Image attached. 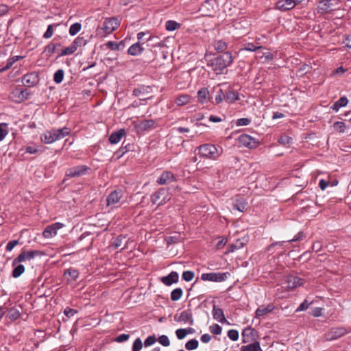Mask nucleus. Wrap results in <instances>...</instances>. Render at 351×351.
Here are the masks:
<instances>
[{"mask_svg": "<svg viewBox=\"0 0 351 351\" xmlns=\"http://www.w3.org/2000/svg\"><path fill=\"white\" fill-rule=\"evenodd\" d=\"M232 53L226 51L208 60L207 66L211 67L217 75H221L226 73L227 67L232 64Z\"/></svg>", "mask_w": 351, "mask_h": 351, "instance_id": "f257e3e1", "label": "nucleus"}, {"mask_svg": "<svg viewBox=\"0 0 351 351\" xmlns=\"http://www.w3.org/2000/svg\"><path fill=\"white\" fill-rule=\"evenodd\" d=\"M200 156L211 160L217 159L222 154V148L213 144H203L197 147Z\"/></svg>", "mask_w": 351, "mask_h": 351, "instance_id": "f03ea898", "label": "nucleus"}, {"mask_svg": "<svg viewBox=\"0 0 351 351\" xmlns=\"http://www.w3.org/2000/svg\"><path fill=\"white\" fill-rule=\"evenodd\" d=\"M70 129L64 127L60 129L51 130L44 134V138H42L45 143L50 144L54 141L63 138L70 134Z\"/></svg>", "mask_w": 351, "mask_h": 351, "instance_id": "7ed1b4c3", "label": "nucleus"}, {"mask_svg": "<svg viewBox=\"0 0 351 351\" xmlns=\"http://www.w3.org/2000/svg\"><path fill=\"white\" fill-rule=\"evenodd\" d=\"M90 168L86 165H78L69 168L66 170L65 178L63 180L64 182L66 178H77L86 175L90 171Z\"/></svg>", "mask_w": 351, "mask_h": 351, "instance_id": "20e7f679", "label": "nucleus"}, {"mask_svg": "<svg viewBox=\"0 0 351 351\" xmlns=\"http://www.w3.org/2000/svg\"><path fill=\"white\" fill-rule=\"evenodd\" d=\"M149 32H141L137 34V38L138 41L133 45H132L129 49H128V53L129 55L135 56L140 55L144 50V48L142 47V45L145 44L143 36L146 34H148Z\"/></svg>", "mask_w": 351, "mask_h": 351, "instance_id": "39448f33", "label": "nucleus"}, {"mask_svg": "<svg viewBox=\"0 0 351 351\" xmlns=\"http://www.w3.org/2000/svg\"><path fill=\"white\" fill-rule=\"evenodd\" d=\"M150 199L152 203L154 204L158 203V206L165 204L170 199L168 194V190L164 188L159 189L156 192L151 195Z\"/></svg>", "mask_w": 351, "mask_h": 351, "instance_id": "423d86ee", "label": "nucleus"}, {"mask_svg": "<svg viewBox=\"0 0 351 351\" xmlns=\"http://www.w3.org/2000/svg\"><path fill=\"white\" fill-rule=\"evenodd\" d=\"M43 253L40 250H29L22 251L19 256L15 258L12 262V266L16 265L18 263L25 262L27 261H31L37 256H41Z\"/></svg>", "mask_w": 351, "mask_h": 351, "instance_id": "0eeeda50", "label": "nucleus"}, {"mask_svg": "<svg viewBox=\"0 0 351 351\" xmlns=\"http://www.w3.org/2000/svg\"><path fill=\"white\" fill-rule=\"evenodd\" d=\"M230 276V274L229 272L204 273L201 276V279L204 281L223 282L226 280Z\"/></svg>", "mask_w": 351, "mask_h": 351, "instance_id": "6e6552de", "label": "nucleus"}, {"mask_svg": "<svg viewBox=\"0 0 351 351\" xmlns=\"http://www.w3.org/2000/svg\"><path fill=\"white\" fill-rule=\"evenodd\" d=\"M348 333V330L344 327L331 328L324 334V338L326 341L336 340Z\"/></svg>", "mask_w": 351, "mask_h": 351, "instance_id": "1a4fd4ad", "label": "nucleus"}, {"mask_svg": "<svg viewBox=\"0 0 351 351\" xmlns=\"http://www.w3.org/2000/svg\"><path fill=\"white\" fill-rule=\"evenodd\" d=\"M338 5L337 0H320L317 5V12L319 14L328 13L335 10Z\"/></svg>", "mask_w": 351, "mask_h": 351, "instance_id": "9d476101", "label": "nucleus"}, {"mask_svg": "<svg viewBox=\"0 0 351 351\" xmlns=\"http://www.w3.org/2000/svg\"><path fill=\"white\" fill-rule=\"evenodd\" d=\"M238 141L241 145L250 149H254L259 145L258 141L245 134L240 135Z\"/></svg>", "mask_w": 351, "mask_h": 351, "instance_id": "9b49d317", "label": "nucleus"}, {"mask_svg": "<svg viewBox=\"0 0 351 351\" xmlns=\"http://www.w3.org/2000/svg\"><path fill=\"white\" fill-rule=\"evenodd\" d=\"M64 227V224L60 222H56L47 226L43 232V236L45 238H51L56 235L57 231Z\"/></svg>", "mask_w": 351, "mask_h": 351, "instance_id": "f8f14e48", "label": "nucleus"}, {"mask_svg": "<svg viewBox=\"0 0 351 351\" xmlns=\"http://www.w3.org/2000/svg\"><path fill=\"white\" fill-rule=\"evenodd\" d=\"M119 21L115 17L106 19L103 24L102 29L107 34L112 32L119 26Z\"/></svg>", "mask_w": 351, "mask_h": 351, "instance_id": "ddd939ff", "label": "nucleus"}, {"mask_svg": "<svg viewBox=\"0 0 351 351\" xmlns=\"http://www.w3.org/2000/svg\"><path fill=\"white\" fill-rule=\"evenodd\" d=\"M39 82L38 75L34 72L28 73L23 75L22 82L24 86L32 87L36 86Z\"/></svg>", "mask_w": 351, "mask_h": 351, "instance_id": "4468645a", "label": "nucleus"}, {"mask_svg": "<svg viewBox=\"0 0 351 351\" xmlns=\"http://www.w3.org/2000/svg\"><path fill=\"white\" fill-rule=\"evenodd\" d=\"M123 195V191L119 189L111 191L106 198L107 205L110 206L118 203Z\"/></svg>", "mask_w": 351, "mask_h": 351, "instance_id": "2eb2a0df", "label": "nucleus"}, {"mask_svg": "<svg viewBox=\"0 0 351 351\" xmlns=\"http://www.w3.org/2000/svg\"><path fill=\"white\" fill-rule=\"evenodd\" d=\"M304 280L294 275H289L287 277L286 283L287 284V288L289 289H293L298 287H300L304 284Z\"/></svg>", "mask_w": 351, "mask_h": 351, "instance_id": "dca6fc26", "label": "nucleus"}, {"mask_svg": "<svg viewBox=\"0 0 351 351\" xmlns=\"http://www.w3.org/2000/svg\"><path fill=\"white\" fill-rule=\"evenodd\" d=\"M176 180H177L176 177L171 171H164L160 175L159 178L157 180V183L158 184L162 185V184L171 183Z\"/></svg>", "mask_w": 351, "mask_h": 351, "instance_id": "f3484780", "label": "nucleus"}, {"mask_svg": "<svg viewBox=\"0 0 351 351\" xmlns=\"http://www.w3.org/2000/svg\"><path fill=\"white\" fill-rule=\"evenodd\" d=\"M212 313L214 319L217 320L221 324H230V323L224 316L223 309L217 307L215 304L213 305Z\"/></svg>", "mask_w": 351, "mask_h": 351, "instance_id": "a211bd4d", "label": "nucleus"}, {"mask_svg": "<svg viewBox=\"0 0 351 351\" xmlns=\"http://www.w3.org/2000/svg\"><path fill=\"white\" fill-rule=\"evenodd\" d=\"M295 6L293 0H278L276 3V8L281 11H287L293 9Z\"/></svg>", "mask_w": 351, "mask_h": 351, "instance_id": "6ab92c4d", "label": "nucleus"}, {"mask_svg": "<svg viewBox=\"0 0 351 351\" xmlns=\"http://www.w3.org/2000/svg\"><path fill=\"white\" fill-rule=\"evenodd\" d=\"M256 331L250 326L245 328L242 332V339L243 343H248L255 340Z\"/></svg>", "mask_w": 351, "mask_h": 351, "instance_id": "aec40b11", "label": "nucleus"}, {"mask_svg": "<svg viewBox=\"0 0 351 351\" xmlns=\"http://www.w3.org/2000/svg\"><path fill=\"white\" fill-rule=\"evenodd\" d=\"M179 280V275L177 271H171L166 276H162L160 281L166 286H171L173 283H177Z\"/></svg>", "mask_w": 351, "mask_h": 351, "instance_id": "412c9836", "label": "nucleus"}, {"mask_svg": "<svg viewBox=\"0 0 351 351\" xmlns=\"http://www.w3.org/2000/svg\"><path fill=\"white\" fill-rule=\"evenodd\" d=\"M9 99L17 104L21 103L25 100V97H24L23 95V91H21V88H15L11 91L9 95Z\"/></svg>", "mask_w": 351, "mask_h": 351, "instance_id": "4be33fe9", "label": "nucleus"}, {"mask_svg": "<svg viewBox=\"0 0 351 351\" xmlns=\"http://www.w3.org/2000/svg\"><path fill=\"white\" fill-rule=\"evenodd\" d=\"M156 122L153 119H145L141 121L138 125L136 126V128L138 131L140 132H145L147 130H149L150 129L155 128Z\"/></svg>", "mask_w": 351, "mask_h": 351, "instance_id": "5701e85b", "label": "nucleus"}, {"mask_svg": "<svg viewBox=\"0 0 351 351\" xmlns=\"http://www.w3.org/2000/svg\"><path fill=\"white\" fill-rule=\"evenodd\" d=\"M240 99L239 94L237 90L228 88L226 89L225 101L229 104H233Z\"/></svg>", "mask_w": 351, "mask_h": 351, "instance_id": "b1692460", "label": "nucleus"}, {"mask_svg": "<svg viewBox=\"0 0 351 351\" xmlns=\"http://www.w3.org/2000/svg\"><path fill=\"white\" fill-rule=\"evenodd\" d=\"M126 132L125 129H120L118 131L113 132L110 136L108 141L111 144L118 143L121 138L125 136Z\"/></svg>", "mask_w": 351, "mask_h": 351, "instance_id": "393cba45", "label": "nucleus"}, {"mask_svg": "<svg viewBox=\"0 0 351 351\" xmlns=\"http://www.w3.org/2000/svg\"><path fill=\"white\" fill-rule=\"evenodd\" d=\"M247 206V202L243 197H239L234 199L232 203V209L239 212H244Z\"/></svg>", "mask_w": 351, "mask_h": 351, "instance_id": "a878e982", "label": "nucleus"}, {"mask_svg": "<svg viewBox=\"0 0 351 351\" xmlns=\"http://www.w3.org/2000/svg\"><path fill=\"white\" fill-rule=\"evenodd\" d=\"M275 306L273 304H269L266 306H261L258 308L256 311V317H260L267 315L269 313H271L274 311Z\"/></svg>", "mask_w": 351, "mask_h": 351, "instance_id": "bb28decb", "label": "nucleus"}, {"mask_svg": "<svg viewBox=\"0 0 351 351\" xmlns=\"http://www.w3.org/2000/svg\"><path fill=\"white\" fill-rule=\"evenodd\" d=\"M125 141H124L121 147L116 152V154L119 158L122 157L126 152L134 151V145L133 144L127 143L125 145Z\"/></svg>", "mask_w": 351, "mask_h": 351, "instance_id": "cd10ccee", "label": "nucleus"}, {"mask_svg": "<svg viewBox=\"0 0 351 351\" xmlns=\"http://www.w3.org/2000/svg\"><path fill=\"white\" fill-rule=\"evenodd\" d=\"M175 320L176 322H189L190 325L193 324V319L192 317V314H191V313H190L187 311H182L180 313V315L178 318H177V317L175 316Z\"/></svg>", "mask_w": 351, "mask_h": 351, "instance_id": "c85d7f7f", "label": "nucleus"}, {"mask_svg": "<svg viewBox=\"0 0 351 351\" xmlns=\"http://www.w3.org/2000/svg\"><path fill=\"white\" fill-rule=\"evenodd\" d=\"M152 92V88L149 86H141L133 90L132 95L138 97L141 95L149 94Z\"/></svg>", "mask_w": 351, "mask_h": 351, "instance_id": "c756f323", "label": "nucleus"}, {"mask_svg": "<svg viewBox=\"0 0 351 351\" xmlns=\"http://www.w3.org/2000/svg\"><path fill=\"white\" fill-rule=\"evenodd\" d=\"M241 351H262V349L258 341H254L252 343L242 346Z\"/></svg>", "mask_w": 351, "mask_h": 351, "instance_id": "7c9ffc66", "label": "nucleus"}, {"mask_svg": "<svg viewBox=\"0 0 351 351\" xmlns=\"http://www.w3.org/2000/svg\"><path fill=\"white\" fill-rule=\"evenodd\" d=\"M209 95V91L207 88H202L197 92V99L198 101L202 103H206L207 101V98Z\"/></svg>", "mask_w": 351, "mask_h": 351, "instance_id": "2f4dec72", "label": "nucleus"}, {"mask_svg": "<svg viewBox=\"0 0 351 351\" xmlns=\"http://www.w3.org/2000/svg\"><path fill=\"white\" fill-rule=\"evenodd\" d=\"M13 267L14 269L12 272V276L14 278L21 276L25 271V266L22 264L18 263L16 265Z\"/></svg>", "mask_w": 351, "mask_h": 351, "instance_id": "473e14b6", "label": "nucleus"}, {"mask_svg": "<svg viewBox=\"0 0 351 351\" xmlns=\"http://www.w3.org/2000/svg\"><path fill=\"white\" fill-rule=\"evenodd\" d=\"M21 315V313L16 308H11L8 310L6 317L11 321L16 320Z\"/></svg>", "mask_w": 351, "mask_h": 351, "instance_id": "72a5a7b5", "label": "nucleus"}, {"mask_svg": "<svg viewBox=\"0 0 351 351\" xmlns=\"http://www.w3.org/2000/svg\"><path fill=\"white\" fill-rule=\"evenodd\" d=\"M213 45L215 49L219 52H223L227 49L226 43L221 40L214 41Z\"/></svg>", "mask_w": 351, "mask_h": 351, "instance_id": "f704fd0d", "label": "nucleus"}, {"mask_svg": "<svg viewBox=\"0 0 351 351\" xmlns=\"http://www.w3.org/2000/svg\"><path fill=\"white\" fill-rule=\"evenodd\" d=\"M183 295V291L181 288H176L171 293V300L173 302L179 300Z\"/></svg>", "mask_w": 351, "mask_h": 351, "instance_id": "c9c22d12", "label": "nucleus"}, {"mask_svg": "<svg viewBox=\"0 0 351 351\" xmlns=\"http://www.w3.org/2000/svg\"><path fill=\"white\" fill-rule=\"evenodd\" d=\"M125 236L123 234H120L118 237H117L111 243V246L114 249H118L119 247L121 246L123 241L125 239Z\"/></svg>", "mask_w": 351, "mask_h": 351, "instance_id": "e433bc0d", "label": "nucleus"}, {"mask_svg": "<svg viewBox=\"0 0 351 351\" xmlns=\"http://www.w3.org/2000/svg\"><path fill=\"white\" fill-rule=\"evenodd\" d=\"M226 97V89L223 90L222 88H219L217 91V95L215 96V104H219L221 103L223 100H225Z\"/></svg>", "mask_w": 351, "mask_h": 351, "instance_id": "4c0bfd02", "label": "nucleus"}, {"mask_svg": "<svg viewBox=\"0 0 351 351\" xmlns=\"http://www.w3.org/2000/svg\"><path fill=\"white\" fill-rule=\"evenodd\" d=\"M180 26L181 25L175 21L169 20L165 23V28L167 31H174Z\"/></svg>", "mask_w": 351, "mask_h": 351, "instance_id": "58836bf2", "label": "nucleus"}, {"mask_svg": "<svg viewBox=\"0 0 351 351\" xmlns=\"http://www.w3.org/2000/svg\"><path fill=\"white\" fill-rule=\"evenodd\" d=\"M75 51H76L75 47H74L71 44L70 46L65 47L64 49H62L61 51V52L59 53L58 57L71 55L73 53H75Z\"/></svg>", "mask_w": 351, "mask_h": 351, "instance_id": "ea45409f", "label": "nucleus"}, {"mask_svg": "<svg viewBox=\"0 0 351 351\" xmlns=\"http://www.w3.org/2000/svg\"><path fill=\"white\" fill-rule=\"evenodd\" d=\"M199 342L197 339H193L187 341L185 344V348L188 350H193L198 348Z\"/></svg>", "mask_w": 351, "mask_h": 351, "instance_id": "a19ab883", "label": "nucleus"}, {"mask_svg": "<svg viewBox=\"0 0 351 351\" xmlns=\"http://www.w3.org/2000/svg\"><path fill=\"white\" fill-rule=\"evenodd\" d=\"M64 275H69L73 281H75L79 276V272L75 269L70 268L64 271Z\"/></svg>", "mask_w": 351, "mask_h": 351, "instance_id": "79ce46f5", "label": "nucleus"}, {"mask_svg": "<svg viewBox=\"0 0 351 351\" xmlns=\"http://www.w3.org/2000/svg\"><path fill=\"white\" fill-rule=\"evenodd\" d=\"M64 75V72L62 69H58L53 75V81L56 84H60L62 82Z\"/></svg>", "mask_w": 351, "mask_h": 351, "instance_id": "37998d69", "label": "nucleus"}, {"mask_svg": "<svg viewBox=\"0 0 351 351\" xmlns=\"http://www.w3.org/2000/svg\"><path fill=\"white\" fill-rule=\"evenodd\" d=\"M58 24L49 25L47 27V31L43 34V38L45 39L50 38L53 34L54 27H58Z\"/></svg>", "mask_w": 351, "mask_h": 351, "instance_id": "c03bdc74", "label": "nucleus"}, {"mask_svg": "<svg viewBox=\"0 0 351 351\" xmlns=\"http://www.w3.org/2000/svg\"><path fill=\"white\" fill-rule=\"evenodd\" d=\"M82 25L80 23H75L71 25L69 32L71 36L76 35L81 29Z\"/></svg>", "mask_w": 351, "mask_h": 351, "instance_id": "a18cd8bd", "label": "nucleus"}, {"mask_svg": "<svg viewBox=\"0 0 351 351\" xmlns=\"http://www.w3.org/2000/svg\"><path fill=\"white\" fill-rule=\"evenodd\" d=\"M86 43L87 40L84 37L78 36L74 40L72 45L75 47V49H77L79 47L86 45Z\"/></svg>", "mask_w": 351, "mask_h": 351, "instance_id": "49530a36", "label": "nucleus"}, {"mask_svg": "<svg viewBox=\"0 0 351 351\" xmlns=\"http://www.w3.org/2000/svg\"><path fill=\"white\" fill-rule=\"evenodd\" d=\"M346 128V125L344 122L336 121L333 123L334 130L339 133H343L345 132Z\"/></svg>", "mask_w": 351, "mask_h": 351, "instance_id": "de8ad7c7", "label": "nucleus"}, {"mask_svg": "<svg viewBox=\"0 0 351 351\" xmlns=\"http://www.w3.org/2000/svg\"><path fill=\"white\" fill-rule=\"evenodd\" d=\"M60 46V43H50L45 47V51L48 53L49 55H51L56 51V49Z\"/></svg>", "mask_w": 351, "mask_h": 351, "instance_id": "09e8293b", "label": "nucleus"}, {"mask_svg": "<svg viewBox=\"0 0 351 351\" xmlns=\"http://www.w3.org/2000/svg\"><path fill=\"white\" fill-rule=\"evenodd\" d=\"M191 97L188 95H182L179 96L176 99L178 106H182L189 102Z\"/></svg>", "mask_w": 351, "mask_h": 351, "instance_id": "8fccbe9b", "label": "nucleus"}, {"mask_svg": "<svg viewBox=\"0 0 351 351\" xmlns=\"http://www.w3.org/2000/svg\"><path fill=\"white\" fill-rule=\"evenodd\" d=\"M143 348V343L141 339L138 337L133 342L132 350V351H140Z\"/></svg>", "mask_w": 351, "mask_h": 351, "instance_id": "3c124183", "label": "nucleus"}, {"mask_svg": "<svg viewBox=\"0 0 351 351\" xmlns=\"http://www.w3.org/2000/svg\"><path fill=\"white\" fill-rule=\"evenodd\" d=\"M195 276V274L192 271H184L182 273V278L184 280L189 282L193 280Z\"/></svg>", "mask_w": 351, "mask_h": 351, "instance_id": "603ef678", "label": "nucleus"}, {"mask_svg": "<svg viewBox=\"0 0 351 351\" xmlns=\"http://www.w3.org/2000/svg\"><path fill=\"white\" fill-rule=\"evenodd\" d=\"M243 247V243L240 240H237L236 243L230 245L229 250L230 252H234L235 250L240 249Z\"/></svg>", "mask_w": 351, "mask_h": 351, "instance_id": "864d4df0", "label": "nucleus"}, {"mask_svg": "<svg viewBox=\"0 0 351 351\" xmlns=\"http://www.w3.org/2000/svg\"><path fill=\"white\" fill-rule=\"evenodd\" d=\"M209 330L213 335H220L222 331L221 327L217 324H214L210 326Z\"/></svg>", "mask_w": 351, "mask_h": 351, "instance_id": "5fc2aeb1", "label": "nucleus"}, {"mask_svg": "<svg viewBox=\"0 0 351 351\" xmlns=\"http://www.w3.org/2000/svg\"><path fill=\"white\" fill-rule=\"evenodd\" d=\"M158 340V342L165 347H167L170 345V341L169 339V337L165 335L160 336Z\"/></svg>", "mask_w": 351, "mask_h": 351, "instance_id": "6e6d98bb", "label": "nucleus"}, {"mask_svg": "<svg viewBox=\"0 0 351 351\" xmlns=\"http://www.w3.org/2000/svg\"><path fill=\"white\" fill-rule=\"evenodd\" d=\"M228 337L232 340V341H237L239 339V332L237 330L231 329L228 331Z\"/></svg>", "mask_w": 351, "mask_h": 351, "instance_id": "4d7b16f0", "label": "nucleus"}, {"mask_svg": "<svg viewBox=\"0 0 351 351\" xmlns=\"http://www.w3.org/2000/svg\"><path fill=\"white\" fill-rule=\"evenodd\" d=\"M157 341V339L155 335H150L147 337L145 341H144V346L145 347L150 346L156 343Z\"/></svg>", "mask_w": 351, "mask_h": 351, "instance_id": "13d9d810", "label": "nucleus"}, {"mask_svg": "<svg viewBox=\"0 0 351 351\" xmlns=\"http://www.w3.org/2000/svg\"><path fill=\"white\" fill-rule=\"evenodd\" d=\"M77 313V311L73 308H71L69 307L65 308L64 310V314L67 318H71Z\"/></svg>", "mask_w": 351, "mask_h": 351, "instance_id": "bf43d9fd", "label": "nucleus"}, {"mask_svg": "<svg viewBox=\"0 0 351 351\" xmlns=\"http://www.w3.org/2000/svg\"><path fill=\"white\" fill-rule=\"evenodd\" d=\"M311 304H312V302H308L307 300H304L295 310V312L306 310Z\"/></svg>", "mask_w": 351, "mask_h": 351, "instance_id": "052dcab7", "label": "nucleus"}, {"mask_svg": "<svg viewBox=\"0 0 351 351\" xmlns=\"http://www.w3.org/2000/svg\"><path fill=\"white\" fill-rule=\"evenodd\" d=\"M262 46H255L252 43H248L245 44V49L249 51H256V50L261 49Z\"/></svg>", "mask_w": 351, "mask_h": 351, "instance_id": "680f3d73", "label": "nucleus"}, {"mask_svg": "<svg viewBox=\"0 0 351 351\" xmlns=\"http://www.w3.org/2000/svg\"><path fill=\"white\" fill-rule=\"evenodd\" d=\"M166 241H167V243L168 245L177 243L180 241V236H178V235L169 236V237H167Z\"/></svg>", "mask_w": 351, "mask_h": 351, "instance_id": "e2e57ef3", "label": "nucleus"}, {"mask_svg": "<svg viewBox=\"0 0 351 351\" xmlns=\"http://www.w3.org/2000/svg\"><path fill=\"white\" fill-rule=\"evenodd\" d=\"M251 120L248 118H241L237 120L236 125L237 126L248 125Z\"/></svg>", "mask_w": 351, "mask_h": 351, "instance_id": "0e129e2a", "label": "nucleus"}, {"mask_svg": "<svg viewBox=\"0 0 351 351\" xmlns=\"http://www.w3.org/2000/svg\"><path fill=\"white\" fill-rule=\"evenodd\" d=\"M19 244V240H12V241H10L7 245H6V247H5V249L8 252H10L13 250V248Z\"/></svg>", "mask_w": 351, "mask_h": 351, "instance_id": "69168bd1", "label": "nucleus"}, {"mask_svg": "<svg viewBox=\"0 0 351 351\" xmlns=\"http://www.w3.org/2000/svg\"><path fill=\"white\" fill-rule=\"evenodd\" d=\"M23 58V56H12L7 60V62L10 65V66L12 67V66L14 64V63H15L16 61L22 60Z\"/></svg>", "mask_w": 351, "mask_h": 351, "instance_id": "338daca9", "label": "nucleus"}, {"mask_svg": "<svg viewBox=\"0 0 351 351\" xmlns=\"http://www.w3.org/2000/svg\"><path fill=\"white\" fill-rule=\"evenodd\" d=\"M176 334L178 339H183L186 336V330L184 328H179L176 330Z\"/></svg>", "mask_w": 351, "mask_h": 351, "instance_id": "774afa93", "label": "nucleus"}]
</instances>
